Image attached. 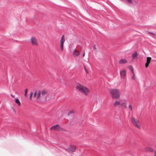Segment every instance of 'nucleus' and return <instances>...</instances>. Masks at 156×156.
Wrapping results in <instances>:
<instances>
[{
	"label": "nucleus",
	"instance_id": "f257e3e1",
	"mask_svg": "<svg viewBox=\"0 0 156 156\" xmlns=\"http://www.w3.org/2000/svg\"><path fill=\"white\" fill-rule=\"evenodd\" d=\"M75 88L78 91L86 95H88L90 92L87 87L79 83L76 85Z\"/></svg>",
	"mask_w": 156,
	"mask_h": 156
},
{
	"label": "nucleus",
	"instance_id": "f03ea898",
	"mask_svg": "<svg viewBox=\"0 0 156 156\" xmlns=\"http://www.w3.org/2000/svg\"><path fill=\"white\" fill-rule=\"evenodd\" d=\"M110 94L112 97L115 99H118L120 97V93L119 90L117 89H110Z\"/></svg>",
	"mask_w": 156,
	"mask_h": 156
},
{
	"label": "nucleus",
	"instance_id": "7ed1b4c3",
	"mask_svg": "<svg viewBox=\"0 0 156 156\" xmlns=\"http://www.w3.org/2000/svg\"><path fill=\"white\" fill-rule=\"evenodd\" d=\"M131 121L133 125L139 129L141 128V124L140 122L134 117L131 119Z\"/></svg>",
	"mask_w": 156,
	"mask_h": 156
},
{
	"label": "nucleus",
	"instance_id": "20e7f679",
	"mask_svg": "<svg viewBox=\"0 0 156 156\" xmlns=\"http://www.w3.org/2000/svg\"><path fill=\"white\" fill-rule=\"evenodd\" d=\"M30 41L31 44L33 46H37L38 45L37 39L35 37H31L30 39Z\"/></svg>",
	"mask_w": 156,
	"mask_h": 156
},
{
	"label": "nucleus",
	"instance_id": "39448f33",
	"mask_svg": "<svg viewBox=\"0 0 156 156\" xmlns=\"http://www.w3.org/2000/svg\"><path fill=\"white\" fill-rule=\"evenodd\" d=\"M76 147L75 146L71 145L68 147L66 149V150L69 152H74L76 149Z\"/></svg>",
	"mask_w": 156,
	"mask_h": 156
},
{
	"label": "nucleus",
	"instance_id": "423d86ee",
	"mask_svg": "<svg viewBox=\"0 0 156 156\" xmlns=\"http://www.w3.org/2000/svg\"><path fill=\"white\" fill-rule=\"evenodd\" d=\"M65 40L64 35L62 36L60 40V47L62 51L63 50L64 43L65 41Z\"/></svg>",
	"mask_w": 156,
	"mask_h": 156
},
{
	"label": "nucleus",
	"instance_id": "0eeeda50",
	"mask_svg": "<svg viewBox=\"0 0 156 156\" xmlns=\"http://www.w3.org/2000/svg\"><path fill=\"white\" fill-rule=\"evenodd\" d=\"M50 129L54 131H58L61 129V127L58 125H56L50 128Z\"/></svg>",
	"mask_w": 156,
	"mask_h": 156
},
{
	"label": "nucleus",
	"instance_id": "6e6552de",
	"mask_svg": "<svg viewBox=\"0 0 156 156\" xmlns=\"http://www.w3.org/2000/svg\"><path fill=\"white\" fill-rule=\"evenodd\" d=\"M120 74L121 77L122 78L124 79L126 76V71L125 70H120Z\"/></svg>",
	"mask_w": 156,
	"mask_h": 156
},
{
	"label": "nucleus",
	"instance_id": "1a4fd4ad",
	"mask_svg": "<svg viewBox=\"0 0 156 156\" xmlns=\"http://www.w3.org/2000/svg\"><path fill=\"white\" fill-rule=\"evenodd\" d=\"M144 150L146 152H152L154 151V149L151 147H146L145 148Z\"/></svg>",
	"mask_w": 156,
	"mask_h": 156
},
{
	"label": "nucleus",
	"instance_id": "9d476101",
	"mask_svg": "<svg viewBox=\"0 0 156 156\" xmlns=\"http://www.w3.org/2000/svg\"><path fill=\"white\" fill-rule=\"evenodd\" d=\"M151 58L150 57H147V62L145 64V66L146 68H147L148 66L149 65L151 62Z\"/></svg>",
	"mask_w": 156,
	"mask_h": 156
},
{
	"label": "nucleus",
	"instance_id": "9b49d317",
	"mask_svg": "<svg viewBox=\"0 0 156 156\" xmlns=\"http://www.w3.org/2000/svg\"><path fill=\"white\" fill-rule=\"evenodd\" d=\"M73 54L74 56H77L80 55V52L79 51L75 49L74 50Z\"/></svg>",
	"mask_w": 156,
	"mask_h": 156
},
{
	"label": "nucleus",
	"instance_id": "f8f14e48",
	"mask_svg": "<svg viewBox=\"0 0 156 156\" xmlns=\"http://www.w3.org/2000/svg\"><path fill=\"white\" fill-rule=\"evenodd\" d=\"M127 101H126L124 102H122L120 106L123 108L126 109L127 108Z\"/></svg>",
	"mask_w": 156,
	"mask_h": 156
},
{
	"label": "nucleus",
	"instance_id": "ddd939ff",
	"mask_svg": "<svg viewBox=\"0 0 156 156\" xmlns=\"http://www.w3.org/2000/svg\"><path fill=\"white\" fill-rule=\"evenodd\" d=\"M121 102L120 101L116 100L115 101L113 104V105L114 107H117L119 105H121Z\"/></svg>",
	"mask_w": 156,
	"mask_h": 156
},
{
	"label": "nucleus",
	"instance_id": "4468645a",
	"mask_svg": "<svg viewBox=\"0 0 156 156\" xmlns=\"http://www.w3.org/2000/svg\"><path fill=\"white\" fill-rule=\"evenodd\" d=\"M127 62V61L124 58H122L120 60L119 62V64H124L126 63Z\"/></svg>",
	"mask_w": 156,
	"mask_h": 156
},
{
	"label": "nucleus",
	"instance_id": "2eb2a0df",
	"mask_svg": "<svg viewBox=\"0 0 156 156\" xmlns=\"http://www.w3.org/2000/svg\"><path fill=\"white\" fill-rule=\"evenodd\" d=\"M37 99H40V98L41 94V92L40 91H37Z\"/></svg>",
	"mask_w": 156,
	"mask_h": 156
},
{
	"label": "nucleus",
	"instance_id": "dca6fc26",
	"mask_svg": "<svg viewBox=\"0 0 156 156\" xmlns=\"http://www.w3.org/2000/svg\"><path fill=\"white\" fill-rule=\"evenodd\" d=\"M138 54L137 52L135 51L133 54L132 55V57L133 59L135 58L137 55Z\"/></svg>",
	"mask_w": 156,
	"mask_h": 156
},
{
	"label": "nucleus",
	"instance_id": "f3484780",
	"mask_svg": "<svg viewBox=\"0 0 156 156\" xmlns=\"http://www.w3.org/2000/svg\"><path fill=\"white\" fill-rule=\"evenodd\" d=\"M47 93V91L45 90H42L41 92V95L42 96H44Z\"/></svg>",
	"mask_w": 156,
	"mask_h": 156
},
{
	"label": "nucleus",
	"instance_id": "a211bd4d",
	"mask_svg": "<svg viewBox=\"0 0 156 156\" xmlns=\"http://www.w3.org/2000/svg\"><path fill=\"white\" fill-rule=\"evenodd\" d=\"M15 102L18 104V106H20V102L18 98L16 99H15Z\"/></svg>",
	"mask_w": 156,
	"mask_h": 156
},
{
	"label": "nucleus",
	"instance_id": "6ab92c4d",
	"mask_svg": "<svg viewBox=\"0 0 156 156\" xmlns=\"http://www.w3.org/2000/svg\"><path fill=\"white\" fill-rule=\"evenodd\" d=\"M128 108L129 109L130 111L132 112L133 111V107L131 105H129Z\"/></svg>",
	"mask_w": 156,
	"mask_h": 156
},
{
	"label": "nucleus",
	"instance_id": "aec40b11",
	"mask_svg": "<svg viewBox=\"0 0 156 156\" xmlns=\"http://www.w3.org/2000/svg\"><path fill=\"white\" fill-rule=\"evenodd\" d=\"M129 69L131 71L132 73H133V68L132 66H129Z\"/></svg>",
	"mask_w": 156,
	"mask_h": 156
},
{
	"label": "nucleus",
	"instance_id": "412c9836",
	"mask_svg": "<svg viewBox=\"0 0 156 156\" xmlns=\"http://www.w3.org/2000/svg\"><path fill=\"white\" fill-rule=\"evenodd\" d=\"M28 90L27 89H26L25 90V94H24V96L25 97H27V93Z\"/></svg>",
	"mask_w": 156,
	"mask_h": 156
},
{
	"label": "nucleus",
	"instance_id": "4be33fe9",
	"mask_svg": "<svg viewBox=\"0 0 156 156\" xmlns=\"http://www.w3.org/2000/svg\"><path fill=\"white\" fill-rule=\"evenodd\" d=\"M132 74H133V76L131 77V78H132V79H133V80H135V74H134V72H133V73H132Z\"/></svg>",
	"mask_w": 156,
	"mask_h": 156
},
{
	"label": "nucleus",
	"instance_id": "5701e85b",
	"mask_svg": "<svg viewBox=\"0 0 156 156\" xmlns=\"http://www.w3.org/2000/svg\"><path fill=\"white\" fill-rule=\"evenodd\" d=\"M74 112V111L73 110H71V111L69 112L68 113V115H69L71 113H73Z\"/></svg>",
	"mask_w": 156,
	"mask_h": 156
},
{
	"label": "nucleus",
	"instance_id": "b1692460",
	"mask_svg": "<svg viewBox=\"0 0 156 156\" xmlns=\"http://www.w3.org/2000/svg\"><path fill=\"white\" fill-rule=\"evenodd\" d=\"M33 95V93L31 92L30 94V100H31V98H32V96Z\"/></svg>",
	"mask_w": 156,
	"mask_h": 156
},
{
	"label": "nucleus",
	"instance_id": "393cba45",
	"mask_svg": "<svg viewBox=\"0 0 156 156\" xmlns=\"http://www.w3.org/2000/svg\"><path fill=\"white\" fill-rule=\"evenodd\" d=\"M37 91H36L34 93V97H36V96H37Z\"/></svg>",
	"mask_w": 156,
	"mask_h": 156
},
{
	"label": "nucleus",
	"instance_id": "a878e982",
	"mask_svg": "<svg viewBox=\"0 0 156 156\" xmlns=\"http://www.w3.org/2000/svg\"><path fill=\"white\" fill-rule=\"evenodd\" d=\"M84 69H85V71H86L87 73H88V71H87V69H86V67H85V66H84Z\"/></svg>",
	"mask_w": 156,
	"mask_h": 156
},
{
	"label": "nucleus",
	"instance_id": "bb28decb",
	"mask_svg": "<svg viewBox=\"0 0 156 156\" xmlns=\"http://www.w3.org/2000/svg\"><path fill=\"white\" fill-rule=\"evenodd\" d=\"M127 1L129 2V3H132V1L131 0H127Z\"/></svg>",
	"mask_w": 156,
	"mask_h": 156
},
{
	"label": "nucleus",
	"instance_id": "cd10ccee",
	"mask_svg": "<svg viewBox=\"0 0 156 156\" xmlns=\"http://www.w3.org/2000/svg\"><path fill=\"white\" fill-rule=\"evenodd\" d=\"M94 49H95V50H96V51L97 50V48H96L95 47V45H94Z\"/></svg>",
	"mask_w": 156,
	"mask_h": 156
},
{
	"label": "nucleus",
	"instance_id": "c85d7f7f",
	"mask_svg": "<svg viewBox=\"0 0 156 156\" xmlns=\"http://www.w3.org/2000/svg\"><path fill=\"white\" fill-rule=\"evenodd\" d=\"M154 156H156V151H154Z\"/></svg>",
	"mask_w": 156,
	"mask_h": 156
},
{
	"label": "nucleus",
	"instance_id": "c756f323",
	"mask_svg": "<svg viewBox=\"0 0 156 156\" xmlns=\"http://www.w3.org/2000/svg\"><path fill=\"white\" fill-rule=\"evenodd\" d=\"M11 96L13 98H14L15 97V95H13L12 94H11Z\"/></svg>",
	"mask_w": 156,
	"mask_h": 156
},
{
	"label": "nucleus",
	"instance_id": "7c9ffc66",
	"mask_svg": "<svg viewBox=\"0 0 156 156\" xmlns=\"http://www.w3.org/2000/svg\"><path fill=\"white\" fill-rule=\"evenodd\" d=\"M85 51H84V52H83V57H84V56H85Z\"/></svg>",
	"mask_w": 156,
	"mask_h": 156
}]
</instances>
